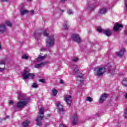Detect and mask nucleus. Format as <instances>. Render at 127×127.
I'll return each instance as SVG.
<instances>
[{
  "label": "nucleus",
  "instance_id": "1",
  "mask_svg": "<svg viewBox=\"0 0 127 127\" xmlns=\"http://www.w3.org/2000/svg\"><path fill=\"white\" fill-rule=\"evenodd\" d=\"M44 36H47L46 40V46H47V47H51V46H53V45H54V36L53 35L48 36L47 29L44 30Z\"/></svg>",
  "mask_w": 127,
  "mask_h": 127
},
{
  "label": "nucleus",
  "instance_id": "2",
  "mask_svg": "<svg viewBox=\"0 0 127 127\" xmlns=\"http://www.w3.org/2000/svg\"><path fill=\"white\" fill-rule=\"evenodd\" d=\"M29 98H23L21 100L19 101L16 104V107L18 109H22L24 108L29 102Z\"/></svg>",
  "mask_w": 127,
  "mask_h": 127
},
{
  "label": "nucleus",
  "instance_id": "3",
  "mask_svg": "<svg viewBox=\"0 0 127 127\" xmlns=\"http://www.w3.org/2000/svg\"><path fill=\"white\" fill-rule=\"evenodd\" d=\"M23 77L25 80H27V79H33L35 77V75L29 73V71H25L23 74Z\"/></svg>",
  "mask_w": 127,
  "mask_h": 127
},
{
  "label": "nucleus",
  "instance_id": "4",
  "mask_svg": "<svg viewBox=\"0 0 127 127\" xmlns=\"http://www.w3.org/2000/svg\"><path fill=\"white\" fill-rule=\"evenodd\" d=\"M106 72V68L105 67H100L98 68L97 71H96V76L98 77H101L103 76L105 72Z\"/></svg>",
  "mask_w": 127,
  "mask_h": 127
},
{
  "label": "nucleus",
  "instance_id": "5",
  "mask_svg": "<svg viewBox=\"0 0 127 127\" xmlns=\"http://www.w3.org/2000/svg\"><path fill=\"white\" fill-rule=\"evenodd\" d=\"M74 71H75V73H76V74H78L77 76H76L77 80L79 81L80 83H83V80L84 79V75H83V74L76 69H74Z\"/></svg>",
  "mask_w": 127,
  "mask_h": 127
},
{
  "label": "nucleus",
  "instance_id": "6",
  "mask_svg": "<svg viewBox=\"0 0 127 127\" xmlns=\"http://www.w3.org/2000/svg\"><path fill=\"white\" fill-rule=\"evenodd\" d=\"M64 101H65L68 106H70L71 104H72V101H73L72 96L69 95H65L64 96Z\"/></svg>",
  "mask_w": 127,
  "mask_h": 127
},
{
  "label": "nucleus",
  "instance_id": "7",
  "mask_svg": "<svg viewBox=\"0 0 127 127\" xmlns=\"http://www.w3.org/2000/svg\"><path fill=\"white\" fill-rule=\"evenodd\" d=\"M71 38L74 40V41L77 42V43H80V42H81V38L78 34H73L71 36Z\"/></svg>",
  "mask_w": 127,
  "mask_h": 127
},
{
  "label": "nucleus",
  "instance_id": "8",
  "mask_svg": "<svg viewBox=\"0 0 127 127\" xmlns=\"http://www.w3.org/2000/svg\"><path fill=\"white\" fill-rule=\"evenodd\" d=\"M56 106H57V109L58 110L60 113H63L64 109L63 108V106L61 105V103L59 101H58L56 103Z\"/></svg>",
  "mask_w": 127,
  "mask_h": 127
},
{
  "label": "nucleus",
  "instance_id": "9",
  "mask_svg": "<svg viewBox=\"0 0 127 127\" xmlns=\"http://www.w3.org/2000/svg\"><path fill=\"white\" fill-rule=\"evenodd\" d=\"M43 120V116L38 115L36 119V124L38 126H41L42 122Z\"/></svg>",
  "mask_w": 127,
  "mask_h": 127
},
{
  "label": "nucleus",
  "instance_id": "10",
  "mask_svg": "<svg viewBox=\"0 0 127 127\" xmlns=\"http://www.w3.org/2000/svg\"><path fill=\"white\" fill-rule=\"evenodd\" d=\"M108 98V95L106 93L102 94V95L100 97L99 99V103L102 104Z\"/></svg>",
  "mask_w": 127,
  "mask_h": 127
},
{
  "label": "nucleus",
  "instance_id": "11",
  "mask_svg": "<svg viewBox=\"0 0 127 127\" xmlns=\"http://www.w3.org/2000/svg\"><path fill=\"white\" fill-rule=\"evenodd\" d=\"M125 52H126V50L125 49V48H123L119 52H117V56H119V57H121V56L124 55V53H125Z\"/></svg>",
  "mask_w": 127,
  "mask_h": 127
},
{
  "label": "nucleus",
  "instance_id": "12",
  "mask_svg": "<svg viewBox=\"0 0 127 127\" xmlns=\"http://www.w3.org/2000/svg\"><path fill=\"white\" fill-rule=\"evenodd\" d=\"M73 118L72 125L75 126L78 123V116H77V113H75Z\"/></svg>",
  "mask_w": 127,
  "mask_h": 127
},
{
  "label": "nucleus",
  "instance_id": "13",
  "mask_svg": "<svg viewBox=\"0 0 127 127\" xmlns=\"http://www.w3.org/2000/svg\"><path fill=\"white\" fill-rule=\"evenodd\" d=\"M124 27V26L123 25L120 24H115V26L113 28L114 31H118L119 30V28H121Z\"/></svg>",
  "mask_w": 127,
  "mask_h": 127
},
{
  "label": "nucleus",
  "instance_id": "14",
  "mask_svg": "<svg viewBox=\"0 0 127 127\" xmlns=\"http://www.w3.org/2000/svg\"><path fill=\"white\" fill-rule=\"evenodd\" d=\"M46 64V62H42L40 64H37L35 65V68L37 69H40L41 68V66H44Z\"/></svg>",
  "mask_w": 127,
  "mask_h": 127
},
{
  "label": "nucleus",
  "instance_id": "15",
  "mask_svg": "<svg viewBox=\"0 0 127 127\" xmlns=\"http://www.w3.org/2000/svg\"><path fill=\"white\" fill-rule=\"evenodd\" d=\"M103 33L106 35V36H111V35L112 34V33H111V31L108 29L103 30Z\"/></svg>",
  "mask_w": 127,
  "mask_h": 127
},
{
  "label": "nucleus",
  "instance_id": "16",
  "mask_svg": "<svg viewBox=\"0 0 127 127\" xmlns=\"http://www.w3.org/2000/svg\"><path fill=\"white\" fill-rule=\"evenodd\" d=\"M5 25H0V33H3L5 31Z\"/></svg>",
  "mask_w": 127,
  "mask_h": 127
},
{
  "label": "nucleus",
  "instance_id": "17",
  "mask_svg": "<svg viewBox=\"0 0 127 127\" xmlns=\"http://www.w3.org/2000/svg\"><path fill=\"white\" fill-rule=\"evenodd\" d=\"M107 11H108V10L106 8H102L100 9L99 13L101 14H105V13H107Z\"/></svg>",
  "mask_w": 127,
  "mask_h": 127
},
{
  "label": "nucleus",
  "instance_id": "18",
  "mask_svg": "<svg viewBox=\"0 0 127 127\" xmlns=\"http://www.w3.org/2000/svg\"><path fill=\"white\" fill-rule=\"evenodd\" d=\"M108 71L109 72V73L111 74V75H113L115 74V68L113 67H112L110 66L108 69Z\"/></svg>",
  "mask_w": 127,
  "mask_h": 127
},
{
  "label": "nucleus",
  "instance_id": "19",
  "mask_svg": "<svg viewBox=\"0 0 127 127\" xmlns=\"http://www.w3.org/2000/svg\"><path fill=\"white\" fill-rule=\"evenodd\" d=\"M64 27L65 30L69 29V27H70V25H69V23H68V21H65L64 22Z\"/></svg>",
  "mask_w": 127,
  "mask_h": 127
},
{
  "label": "nucleus",
  "instance_id": "20",
  "mask_svg": "<svg viewBox=\"0 0 127 127\" xmlns=\"http://www.w3.org/2000/svg\"><path fill=\"white\" fill-rule=\"evenodd\" d=\"M52 93L54 97H55L57 95V93H58V91L56 90V89H55V88H53L52 89Z\"/></svg>",
  "mask_w": 127,
  "mask_h": 127
},
{
  "label": "nucleus",
  "instance_id": "21",
  "mask_svg": "<svg viewBox=\"0 0 127 127\" xmlns=\"http://www.w3.org/2000/svg\"><path fill=\"white\" fill-rule=\"evenodd\" d=\"M29 121L28 120H26L25 121L23 122V126L24 127H28L29 125Z\"/></svg>",
  "mask_w": 127,
  "mask_h": 127
},
{
  "label": "nucleus",
  "instance_id": "22",
  "mask_svg": "<svg viewBox=\"0 0 127 127\" xmlns=\"http://www.w3.org/2000/svg\"><path fill=\"white\" fill-rule=\"evenodd\" d=\"M45 57V56H41V55H40L37 58V61H41V60H43Z\"/></svg>",
  "mask_w": 127,
  "mask_h": 127
},
{
  "label": "nucleus",
  "instance_id": "23",
  "mask_svg": "<svg viewBox=\"0 0 127 127\" xmlns=\"http://www.w3.org/2000/svg\"><path fill=\"white\" fill-rule=\"evenodd\" d=\"M20 11L21 12V15H24V14L28 13V11L26 10L21 9Z\"/></svg>",
  "mask_w": 127,
  "mask_h": 127
},
{
  "label": "nucleus",
  "instance_id": "24",
  "mask_svg": "<svg viewBox=\"0 0 127 127\" xmlns=\"http://www.w3.org/2000/svg\"><path fill=\"white\" fill-rule=\"evenodd\" d=\"M41 34H42V33L41 32H39L37 34L35 35V39H38V38L40 37L41 36Z\"/></svg>",
  "mask_w": 127,
  "mask_h": 127
},
{
  "label": "nucleus",
  "instance_id": "25",
  "mask_svg": "<svg viewBox=\"0 0 127 127\" xmlns=\"http://www.w3.org/2000/svg\"><path fill=\"white\" fill-rule=\"evenodd\" d=\"M122 85H124V87H127V79L124 78L122 81Z\"/></svg>",
  "mask_w": 127,
  "mask_h": 127
},
{
  "label": "nucleus",
  "instance_id": "26",
  "mask_svg": "<svg viewBox=\"0 0 127 127\" xmlns=\"http://www.w3.org/2000/svg\"><path fill=\"white\" fill-rule=\"evenodd\" d=\"M124 117L125 119H127V107L124 111Z\"/></svg>",
  "mask_w": 127,
  "mask_h": 127
},
{
  "label": "nucleus",
  "instance_id": "27",
  "mask_svg": "<svg viewBox=\"0 0 127 127\" xmlns=\"http://www.w3.org/2000/svg\"><path fill=\"white\" fill-rule=\"evenodd\" d=\"M6 25H7V26H9V27H11L12 25V24H11V22H10V21H7L6 22Z\"/></svg>",
  "mask_w": 127,
  "mask_h": 127
},
{
  "label": "nucleus",
  "instance_id": "28",
  "mask_svg": "<svg viewBox=\"0 0 127 127\" xmlns=\"http://www.w3.org/2000/svg\"><path fill=\"white\" fill-rule=\"evenodd\" d=\"M43 108H41L39 110V115H42L43 114Z\"/></svg>",
  "mask_w": 127,
  "mask_h": 127
},
{
  "label": "nucleus",
  "instance_id": "29",
  "mask_svg": "<svg viewBox=\"0 0 127 127\" xmlns=\"http://www.w3.org/2000/svg\"><path fill=\"white\" fill-rule=\"evenodd\" d=\"M32 88H34L35 89H36V88H37V87H38V85L37 84V83H33L32 85Z\"/></svg>",
  "mask_w": 127,
  "mask_h": 127
},
{
  "label": "nucleus",
  "instance_id": "30",
  "mask_svg": "<svg viewBox=\"0 0 127 127\" xmlns=\"http://www.w3.org/2000/svg\"><path fill=\"white\" fill-rule=\"evenodd\" d=\"M86 101L88 102H93V98H92L91 97H88L86 99Z\"/></svg>",
  "mask_w": 127,
  "mask_h": 127
},
{
  "label": "nucleus",
  "instance_id": "31",
  "mask_svg": "<svg viewBox=\"0 0 127 127\" xmlns=\"http://www.w3.org/2000/svg\"><path fill=\"white\" fill-rule=\"evenodd\" d=\"M89 9L92 11V10H94V9H95V6L93 5H90L89 7Z\"/></svg>",
  "mask_w": 127,
  "mask_h": 127
},
{
  "label": "nucleus",
  "instance_id": "32",
  "mask_svg": "<svg viewBox=\"0 0 127 127\" xmlns=\"http://www.w3.org/2000/svg\"><path fill=\"white\" fill-rule=\"evenodd\" d=\"M0 65H5V61L4 60L0 62Z\"/></svg>",
  "mask_w": 127,
  "mask_h": 127
},
{
  "label": "nucleus",
  "instance_id": "33",
  "mask_svg": "<svg viewBox=\"0 0 127 127\" xmlns=\"http://www.w3.org/2000/svg\"><path fill=\"white\" fill-rule=\"evenodd\" d=\"M67 13H68V14H69V15H71V14H73V13H74V12L72 11V10H69L67 11Z\"/></svg>",
  "mask_w": 127,
  "mask_h": 127
},
{
  "label": "nucleus",
  "instance_id": "34",
  "mask_svg": "<svg viewBox=\"0 0 127 127\" xmlns=\"http://www.w3.org/2000/svg\"><path fill=\"white\" fill-rule=\"evenodd\" d=\"M23 59H28V56L26 55H24L22 56Z\"/></svg>",
  "mask_w": 127,
  "mask_h": 127
},
{
  "label": "nucleus",
  "instance_id": "35",
  "mask_svg": "<svg viewBox=\"0 0 127 127\" xmlns=\"http://www.w3.org/2000/svg\"><path fill=\"white\" fill-rule=\"evenodd\" d=\"M78 59L77 57H74L73 59H72V61H73V62H76L77 61H78Z\"/></svg>",
  "mask_w": 127,
  "mask_h": 127
},
{
  "label": "nucleus",
  "instance_id": "36",
  "mask_svg": "<svg viewBox=\"0 0 127 127\" xmlns=\"http://www.w3.org/2000/svg\"><path fill=\"white\" fill-rule=\"evenodd\" d=\"M97 31H98V32H103V31H104V30H102V29L98 28H97Z\"/></svg>",
  "mask_w": 127,
  "mask_h": 127
},
{
  "label": "nucleus",
  "instance_id": "37",
  "mask_svg": "<svg viewBox=\"0 0 127 127\" xmlns=\"http://www.w3.org/2000/svg\"><path fill=\"white\" fill-rule=\"evenodd\" d=\"M60 83H61V85H64V81L63 80H60Z\"/></svg>",
  "mask_w": 127,
  "mask_h": 127
},
{
  "label": "nucleus",
  "instance_id": "38",
  "mask_svg": "<svg viewBox=\"0 0 127 127\" xmlns=\"http://www.w3.org/2000/svg\"><path fill=\"white\" fill-rule=\"evenodd\" d=\"M125 4L126 7L127 8V0H125Z\"/></svg>",
  "mask_w": 127,
  "mask_h": 127
},
{
  "label": "nucleus",
  "instance_id": "39",
  "mask_svg": "<svg viewBox=\"0 0 127 127\" xmlns=\"http://www.w3.org/2000/svg\"><path fill=\"white\" fill-rule=\"evenodd\" d=\"M39 82L41 83H44L45 82V80L44 79H40Z\"/></svg>",
  "mask_w": 127,
  "mask_h": 127
},
{
  "label": "nucleus",
  "instance_id": "40",
  "mask_svg": "<svg viewBox=\"0 0 127 127\" xmlns=\"http://www.w3.org/2000/svg\"><path fill=\"white\" fill-rule=\"evenodd\" d=\"M9 104L10 105H13V104H14V102H13V101H10L9 102Z\"/></svg>",
  "mask_w": 127,
  "mask_h": 127
},
{
  "label": "nucleus",
  "instance_id": "41",
  "mask_svg": "<svg viewBox=\"0 0 127 127\" xmlns=\"http://www.w3.org/2000/svg\"><path fill=\"white\" fill-rule=\"evenodd\" d=\"M4 71V68H2L1 67H0V72H3Z\"/></svg>",
  "mask_w": 127,
  "mask_h": 127
},
{
  "label": "nucleus",
  "instance_id": "42",
  "mask_svg": "<svg viewBox=\"0 0 127 127\" xmlns=\"http://www.w3.org/2000/svg\"><path fill=\"white\" fill-rule=\"evenodd\" d=\"M1 1H2V2H6L8 1V0H1Z\"/></svg>",
  "mask_w": 127,
  "mask_h": 127
},
{
  "label": "nucleus",
  "instance_id": "43",
  "mask_svg": "<svg viewBox=\"0 0 127 127\" xmlns=\"http://www.w3.org/2000/svg\"><path fill=\"white\" fill-rule=\"evenodd\" d=\"M30 12L31 14H34V10H32Z\"/></svg>",
  "mask_w": 127,
  "mask_h": 127
},
{
  "label": "nucleus",
  "instance_id": "44",
  "mask_svg": "<svg viewBox=\"0 0 127 127\" xmlns=\"http://www.w3.org/2000/svg\"><path fill=\"white\" fill-rule=\"evenodd\" d=\"M125 99H127V93H126L124 96Z\"/></svg>",
  "mask_w": 127,
  "mask_h": 127
},
{
  "label": "nucleus",
  "instance_id": "45",
  "mask_svg": "<svg viewBox=\"0 0 127 127\" xmlns=\"http://www.w3.org/2000/svg\"><path fill=\"white\" fill-rule=\"evenodd\" d=\"M61 2H64V1H66L67 0H60Z\"/></svg>",
  "mask_w": 127,
  "mask_h": 127
},
{
  "label": "nucleus",
  "instance_id": "46",
  "mask_svg": "<svg viewBox=\"0 0 127 127\" xmlns=\"http://www.w3.org/2000/svg\"><path fill=\"white\" fill-rule=\"evenodd\" d=\"M9 118V116H6L5 118H3V120H6V119H8Z\"/></svg>",
  "mask_w": 127,
  "mask_h": 127
},
{
  "label": "nucleus",
  "instance_id": "47",
  "mask_svg": "<svg viewBox=\"0 0 127 127\" xmlns=\"http://www.w3.org/2000/svg\"><path fill=\"white\" fill-rule=\"evenodd\" d=\"M2 122V120H1V118H0V123H1Z\"/></svg>",
  "mask_w": 127,
  "mask_h": 127
},
{
  "label": "nucleus",
  "instance_id": "48",
  "mask_svg": "<svg viewBox=\"0 0 127 127\" xmlns=\"http://www.w3.org/2000/svg\"><path fill=\"white\" fill-rule=\"evenodd\" d=\"M2 47H1V44H0V49H1Z\"/></svg>",
  "mask_w": 127,
  "mask_h": 127
},
{
  "label": "nucleus",
  "instance_id": "49",
  "mask_svg": "<svg viewBox=\"0 0 127 127\" xmlns=\"http://www.w3.org/2000/svg\"><path fill=\"white\" fill-rule=\"evenodd\" d=\"M124 33H125V34H127V31H124Z\"/></svg>",
  "mask_w": 127,
  "mask_h": 127
},
{
  "label": "nucleus",
  "instance_id": "50",
  "mask_svg": "<svg viewBox=\"0 0 127 127\" xmlns=\"http://www.w3.org/2000/svg\"><path fill=\"white\" fill-rule=\"evenodd\" d=\"M61 12H64V10H61Z\"/></svg>",
  "mask_w": 127,
  "mask_h": 127
},
{
  "label": "nucleus",
  "instance_id": "51",
  "mask_svg": "<svg viewBox=\"0 0 127 127\" xmlns=\"http://www.w3.org/2000/svg\"><path fill=\"white\" fill-rule=\"evenodd\" d=\"M30 1H31V0H29Z\"/></svg>",
  "mask_w": 127,
  "mask_h": 127
}]
</instances>
